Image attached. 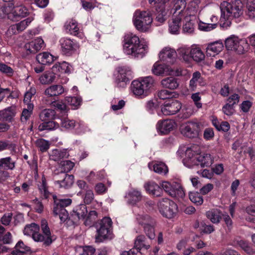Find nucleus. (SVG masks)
I'll use <instances>...</instances> for the list:
<instances>
[{
    "instance_id": "f257e3e1",
    "label": "nucleus",
    "mask_w": 255,
    "mask_h": 255,
    "mask_svg": "<svg viewBox=\"0 0 255 255\" xmlns=\"http://www.w3.org/2000/svg\"><path fill=\"white\" fill-rule=\"evenodd\" d=\"M147 45L142 42L136 35L128 33L124 36L123 50L125 53L134 58H142L147 51Z\"/></svg>"
},
{
    "instance_id": "f03ea898",
    "label": "nucleus",
    "mask_w": 255,
    "mask_h": 255,
    "mask_svg": "<svg viewBox=\"0 0 255 255\" xmlns=\"http://www.w3.org/2000/svg\"><path fill=\"white\" fill-rule=\"evenodd\" d=\"M242 4L239 0L232 3L224 1L221 6L220 20L228 21L232 18L239 17L242 14Z\"/></svg>"
},
{
    "instance_id": "7ed1b4c3",
    "label": "nucleus",
    "mask_w": 255,
    "mask_h": 255,
    "mask_svg": "<svg viewBox=\"0 0 255 255\" xmlns=\"http://www.w3.org/2000/svg\"><path fill=\"white\" fill-rule=\"evenodd\" d=\"M132 21L138 31L145 32L149 29L153 19L149 10L137 9L134 12Z\"/></svg>"
},
{
    "instance_id": "20e7f679",
    "label": "nucleus",
    "mask_w": 255,
    "mask_h": 255,
    "mask_svg": "<svg viewBox=\"0 0 255 255\" xmlns=\"http://www.w3.org/2000/svg\"><path fill=\"white\" fill-rule=\"evenodd\" d=\"M154 80L151 77H146L141 81L134 80L131 83V89L136 96L146 95L148 90L153 86Z\"/></svg>"
},
{
    "instance_id": "39448f33",
    "label": "nucleus",
    "mask_w": 255,
    "mask_h": 255,
    "mask_svg": "<svg viewBox=\"0 0 255 255\" xmlns=\"http://www.w3.org/2000/svg\"><path fill=\"white\" fill-rule=\"evenodd\" d=\"M159 210L163 216L171 219L173 218L177 212V205L168 198L162 199L158 203Z\"/></svg>"
},
{
    "instance_id": "423d86ee",
    "label": "nucleus",
    "mask_w": 255,
    "mask_h": 255,
    "mask_svg": "<svg viewBox=\"0 0 255 255\" xmlns=\"http://www.w3.org/2000/svg\"><path fill=\"white\" fill-rule=\"evenodd\" d=\"M225 46L228 50L234 51L239 54H243L248 47V43L245 40L240 39L234 35L226 39Z\"/></svg>"
},
{
    "instance_id": "0eeeda50",
    "label": "nucleus",
    "mask_w": 255,
    "mask_h": 255,
    "mask_svg": "<svg viewBox=\"0 0 255 255\" xmlns=\"http://www.w3.org/2000/svg\"><path fill=\"white\" fill-rule=\"evenodd\" d=\"M202 128V126L200 124L189 122L181 125L180 131L184 136L190 138H195L199 136Z\"/></svg>"
},
{
    "instance_id": "6e6552de",
    "label": "nucleus",
    "mask_w": 255,
    "mask_h": 255,
    "mask_svg": "<svg viewBox=\"0 0 255 255\" xmlns=\"http://www.w3.org/2000/svg\"><path fill=\"white\" fill-rule=\"evenodd\" d=\"M41 229L42 234L39 232V234L35 235L34 241L42 243L45 247L48 246L51 244L53 240L47 222L45 219H42L41 221Z\"/></svg>"
},
{
    "instance_id": "1a4fd4ad",
    "label": "nucleus",
    "mask_w": 255,
    "mask_h": 255,
    "mask_svg": "<svg viewBox=\"0 0 255 255\" xmlns=\"http://www.w3.org/2000/svg\"><path fill=\"white\" fill-rule=\"evenodd\" d=\"M161 186L169 195L173 197L183 198L185 196V192L181 185L176 182L163 181Z\"/></svg>"
},
{
    "instance_id": "9d476101",
    "label": "nucleus",
    "mask_w": 255,
    "mask_h": 255,
    "mask_svg": "<svg viewBox=\"0 0 255 255\" xmlns=\"http://www.w3.org/2000/svg\"><path fill=\"white\" fill-rule=\"evenodd\" d=\"M100 228L97 230V242H102L108 237L112 225V221L109 217H104L100 223Z\"/></svg>"
},
{
    "instance_id": "9b49d317",
    "label": "nucleus",
    "mask_w": 255,
    "mask_h": 255,
    "mask_svg": "<svg viewBox=\"0 0 255 255\" xmlns=\"http://www.w3.org/2000/svg\"><path fill=\"white\" fill-rule=\"evenodd\" d=\"M118 75L116 79V82L119 87H124L129 81V77L131 74V69L128 66H121L117 69Z\"/></svg>"
},
{
    "instance_id": "f8f14e48",
    "label": "nucleus",
    "mask_w": 255,
    "mask_h": 255,
    "mask_svg": "<svg viewBox=\"0 0 255 255\" xmlns=\"http://www.w3.org/2000/svg\"><path fill=\"white\" fill-rule=\"evenodd\" d=\"M54 184L59 188H68L74 183V177L72 175H69L65 173H60L56 177Z\"/></svg>"
},
{
    "instance_id": "ddd939ff",
    "label": "nucleus",
    "mask_w": 255,
    "mask_h": 255,
    "mask_svg": "<svg viewBox=\"0 0 255 255\" xmlns=\"http://www.w3.org/2000/svg\"><path fill=\"white\" fill-rule=\"evenodd\" d=\"M181 108V104L177 100H171L161 107V112L165 116L176 114Z\"/></svg>"
},
{
    "instance_id": "4468645a",
    "label": "nucleus",
    "mask_w": 255,
    "mask_h": 255,
    "mask_svg": "<svg viewBox=\"0 0 255 255\" xmlns=\"http://www.w3.org/2000/svg\"><path fill=\"white\" fill-rule=\"evenodd\" d=\"M175 122L171 120L159 121L156 125L157 130L162 134H166L175 127Z\"/></svg>"
},
{
    "instance_id": "2eb2a0df",
    "label": "nucleus",
    "mask_w": 255,
    "mask_h": 255,
    "mask_svg": "<svg viewBox=\"0 0 255 255\" xmlns=\"http://www.w3.org/2000/svg\"><path fill=\"white\" fill-rule=\"evenodd\" d=\"M173 6L171 11H173V14L176 13L179 16L184 17L189 14V12L187 9L186 2L185 0H174Z\"/></svg>"
},
{
    "instance_id": "dca6fc26",
    "label": "nucleus",
    "mask_w": 255,
    "mask_h": 255,
    "mask_svg": "<svg viewBox=\"0 0 255 255\" xmlns=\"http://www.w3.org/2000/svg\"><path fill=\"white\" fill-rule=\"evenodd\" d=\"M152 72L155 75L164 76L171 75L173 71L170 67L166 64L156 62L152 66Z\"/></svg>"
},
{
    "instance_id": "f3484780",
    "label": "nucleus",
    "mask_w": 255,
    "mask_h": 255,
    "mask_svg": "<svg viewBox=\"0 0 255 255\" xmlns=\"http://www.w3.org/2000/svg\"><path fill=\"white\" fill-rule=\"evenodd\" d=\"M223 44L220 41L208 43L206 48L207 56L214 57L219 54L223 50Z\"/></svg>"
},
{
    "instance_id": "a211bd4d",
    "label": "nucleus",
    "mask_w": 255,
    "mask_h": 255,
    "mask_svg": "<svg viewBox=\"0 0 255 255\" xmlns=\"http://www.w3.org/2000/svg\"><path fill=\"white\" fill-rule=\"evenodd\" d=\"M64 29L67 33L75 35L80 36L81 31L80 27L77 21L73 19H70L65 23Z\"/></svg>"
},
{
    "instance_id": "6ab92c4d",
    "label": "nucleus",
    "mask_w": 255,
    "mask_h": 255,
    "mask_svg": "<svg viewBox=\"0 0 255 255\" xmlns=\"http://www.w3.org/2000/svg\"><path fill=\"white\" fill-rule=\"evenodd\" d=\"M218 17L215 15H212L210 20H207V22L199 21L198 24L199 29L203 31L209 32L217 26Z\"/></svg>"
},
{
    "instance_id": "aec40b11",
    "label": "nucleus",
    "mask_w": 255,
    "mask_h": 255,
    "mask_svg": "<svg viewBox=\"0 0 255 255\" xmlns=\"http://www.w3.org/2000/svg\"><path fill=\"white\" fill-rule=\"evenodd\" d=\"M176 55V52L173 49L166 47L160 51L159 56L161 60L173 63Z\"/></svg>"
},
{
    "instance_id": "412c9836",
    "label": "nucleus",
    "mask_w": 255,
    "mask_h": 255,
    "mask_svg": "<svg viewBox=\"0 0 255 255\" xmlns=\"http://www.w3.org/2000/svg\"><path fill=\"white\" fill-rule=\"evenodd\" d=\"M62 52L64 54H71L75 50V43L71 39L63 37L60 40Z\"/></svg>"
},
{
    "instance_id": "4be33fe9",
    "label": "nucleus",
    "mask_w": 255,
    "mask_h": 255,
    "mask_svg": "<svg viewBox=\"0 0 255 255\" xmlns=\"http://www.w3.org/2000/svg\"><path fill=\"white\" fill-rule=\"evenodd\" d=\"M206 84L201 73L199 71H196L193 73L192 77L190 81L189 87L192 91H195L198 85L200 86H204Z\"/></svg>"
},
{
    "instance_id": "5701e85b",
    "label": "nucleus",
    "mask_w": 255,
    "mask_h": 255,
    "mask_svg": "<svg viewBox=\"0 0 255 255\" xmlns=\"http://www.w3.org/2000/svg\"><path fill=\"white\" fill-rule=\"evenodd\" d=\"M144 187L149 194L156 197L161 196L162 192V189L160 186L153 181L145 183Z\"/></svg>"
},
{
    "instance_id": "b1692460",
    "label": "nucleus",
    "mask_w": 255,
    "mask_h": 255,
    "mask_svg": "<svg viewBox=\"0 0 255 255\" xmlns=\"http://www.w3.org/2000/svg\"><path fill=\"white\" fill-rule=\"evenodd\" d=\"M15 108L9 107L0 111V120L10 122L15 115Z\"/></svg>"
},
{
    "instance_id": "393cba45",
    "label": "nucleus",
    "mask_w": 255,
    "mask_h": 255,
    "mask_svg": "<svg viewBox=\"0 0 255 255\" xmlns=\"http://www.w3.org/2000/svg\"><path fill=\"white\" fill-rule=\"evenodd\" d=\"M196 160L197 162L195 165H200L202 167L210 166L213 163L211 155L208 153L199 154Z\"/></svg>"
},
{
    "instance_id": "a878e982",
    "label": "nucleus",
    "mask_w": 255,
    "mask_h": 255,
    "mask_svg": "<svg viewBox=\"0 0 255 255\" xmlns=\"http://www.w3.org/2000/svg\"><path fill=\"white\" fill-rule=\"evenodd\" d=\"M207 218L213 224H219L222 219L221 212L217 209H212L206 213Z\"/></svg>"
},
{
    "instance_id": "bb28decb",
    "label": "nucleus",
    "mask_w": 255,
    "mask_h": 255,
    "mask_svg": "<svg viewBox=\"0 0 255 255\" xmlns=\"http://www.w3.org/2000/svg\"><path fill=\"white\" fill-rule=\"evenodd\" d=\"M192 148H188L185 151V157L184 161L189 165H195L197 162L196 159L198 155Z\"/></svg>"
},
{
    "instance_id": "cd10ccee",
    "label": "nucleus",
    "mask_w": 255,
    "mask_h": 255,
    "mask_svg": "<svg viewBox=\"0 0 255 255\" xmlns=\"http://www.w3.org/2000/svg\"><path fill=\"white\" fill-rule=\"evenodd\" d=\"M53 214L55 217H58L61 222L66 221L68 217V213L65 208H63L61 206L54 203Z\"/></svg>"
},
{
    "instance_id": "c85d7f7f",
    "label": "nucleus",
    "mask_w": 255,
    "mask_h": 255,
    "mask_svg": "<svg viewBox=\"0 0 255 255\" xmlns=\"http://www.w3.org/2000/svg\"><path fill=\"white\" fill-rule=\"evenodd\" d=\"M161 84L165 88L174 90L178 87L179 82L178 79L173 77H169L162 80Z\"/></svg>"
},
{
    "instance_id": "c756f323",
    "label": "nucleus",
    "mask_w": 255,
    "mask_h": 255,
    "mask_svg": "<svg viewBox=\"0 0 255 255\" xmlns=\"http://www.w3.org/2000/svg\"><path fill=\"white\" fill-rule=\"evenodd\" d=\"M55 79V74L49 70L44 72L39 76V81L42 85H49L54 82Z\"/></svg>"
},
{
    "instance_id": "7c9ffc66",
    "label": "nucleus",
    "mask_w": 255,
    "mask_h": 255,
    "mask_svg": "<svg viewBox=\"0 0 255 255\" xmlns=\"http://www.w3.org/2000/svg\"><path fill=\"white\" fill-rule=\"evenodd\" d=\"M64 88L61 85L50 86L45 90V94L48 97L58 96L64 92Z\"/></svg>"
},
{
    "instance_id": "2f4dec72",
    "label": "nucleus",
    "mask_w": 255,
    "mask_h": 255,
    "mask_svg": "<svg viewBox=\"0 0 255 255\" xmlns=\"http://www.w3.org/2000/svg\"><path fill=\"white\" fill-rule=\"evenodd\" d=\"M183 19V17H180L176 15V13L173 14L172 21L169 22V29L170 33L173 34L177 33L180 26V21Z\"/></svg>"
},
{
    "instance_id": "473e14b6",
    "label": "nucleus",
    "mask_w": 255,
    "mask_h": 255,
    "mask_svg": "<svg viewBox=\"0 0 255 255\" xmlns=\"http://www.w3.org/2000/svg\"><path fill=\"white\" fill-rule=\"evenodd\" d=\"M127 197L128 202L134 205L141 200L142 195L139 191L135 189H131L128 193Z\"/></svg>"
},
{
    "instance_id": "72a5a7b5",
    "label": "nucleus",
    "mask_w": 255,
    "mask_h": 255,
    "mask_svg": "<svg viewBox=\"0 0 255 255\" xmlns=\"http://www.w3.org/2000/svg\"><path fill=\"white\" fill-rule=\"evenodd\" d=\"M136 220L138 224L141 225L142 227L153 223L155 221V220L147 214H138L136 215Z\"/></svg>"
},
{
    "instance_id": "f704fd0d",
    "label": "nucleus",
    "mask_w": 255,
    "mask_h": 255,
    "mask_svg": "<svg viewBox=\"0 0 255 255\" xmlns=\"http://www.w3.org/2000/svg\"><path fill=\"white\" fill-rule=\"evenodd\" d=\"M56 117L55 110L51 109H45L39 113V118L43 122L54 120Z\"/></svg>"
},
{
    "instance_id": "c9c22d12",
    "label": "nucleus",
    "mask_w": 255,
    "mask_h": 255,
    "mask_svg": "<svg viewBox=\"0 0 255 255\" xmlns=\"http://www.w3.org/2000/svg\"><path fill=\"white\" fill-rule=\"evenodd\" d=\"M183 19L185 21V23L183 24V32L189 34L192 33L195 30V24L191 19L190 14L184 16Z\"/></svg>"
},
{
    "instance_id": "e433bc0d",
    "label": "nucleus",
    "mask_w": 255,
    "mask_h": 255,
    "mask_svg": "<svg viewBox=\"0 0 255 255\" xmlns=\"http://www.w3.org/2000/svg\"><path fill=\"white\" fill-rule=\"evenodd\" d=\"M36 60L42 65H47L53 62V56L48 52H43L38 54Z\"/></svg>"
},
{
    "instance_id": "4c0bfd02",
    "label": "nucleus",
    "mask_w": 255,
    "mask_h": 255,
    "mask_svg": "<svg viewBox=\"0 0 255 255\" xmlns=\"http://www.w3.org/2000/svg\"><path fill=\"white\" fill-rule=\"evenodd\" d=\"M156 11V20L161 23L164 22L167 17V11L165 9L164 5H157Z\"/></svg>"
},
{
    "instance_id": "58836bf2",
    "label": "nucleus",
    "mask_w": 255,
    "mask_h": 255,
    "mask_svg": "<svg viewBox=\"0 0 255 255\" xmlns=\"http://www.w3.org/2000/svg\"><path fill=\"white\" fill-rule=\"evenodd\" d=\"M39 227L38 225L35 223H31L29 225H27L23 230V233L24 235L31 236L32 238L34 241V236L36 234H39Z\"/></svg>"
},
{
    "instance_id": "ea45409f",
    "label": "nucleus",
    "mask_w": 255,
    "mask_h": 255,
    "mask_svg": "<svg viewBox=\"0 0 255 255\" xmlns=\"http://www.w3.org/2000/svg\"><path fill=\"white\" fill-rule=\"evenodd\" d=\"M191 57L196 62H200L205 59V55L199 47H192Z\"/></svg>"
},
{
    "instance_id": "a19ab883",
    "label": "nucleus",
    "mask_w": 255,
    "mask_h": 255,
    "mask_svg": "<svg viewBox=\"0 0 255 255\" xmlns=\"http://www.w3.org/2000/svg\"><path fill=\"white\" fill-rule=\"evenodd\" d=\"M246 11L248 18L255 22V0H248Z\"/></svg>"
},
{
    "instance_id": "79ce46f5",
    "label": "nucleus",
    "mask_w": 255,
    "mask_h": 255,
    "mask_svg": "<svg viewBox=\"0 0 255 255\" xmlns=\"http://www.w3.org/2000/svg\"><path fill=\"white\" fill-rule=\"evenodd\" d=\"M156 225V221L149 225L143 227L144 233L146 236L150 240H153L155 237V227Z\"/></svg>"
},
{
    "instance_id": "37998d69",
    "label": "nucleus",
    "mask_w": 255,
    "mask_h": 255,
    "mask_svg": "<svg viewBox=\"0 0 255 255\" xmlns=\"http://www.w3.org/2000/svg\"><path fill=\"white\" fill-rule=\"evenodd\" d=\"M38 186L42 197L45 199L48 198L49 197L50 192L48 190L46 180L44 175L42 176L41 182L39 183Z\"/></svg>"
},
{
    "instance_id": "c03bdc74",
    "label": "nucleus",
    "mask_w": 255,
    "mask_h": 255,
    "mask_svg": "<svg viewBox=\"0 0 255 255\" xmlns=\"http://www.w3.org/2000/svg\"><path fill=\"white\" fill-rule=\"evenodd\" d=\"M191 48L183 47L177 50V54L179 58L186 62L189 60L191 58Z\"/></svg>"
},
{
    "instance_id": "a18cd8bd",
    "label": "nucleus",
    "mask_w": 255,
    "mask_h": 255,
    "mask_svg": "<svg viewBox=\"0 0 255 255\" xmlns=\"http://www.w3.org/2000/svg\"><path fill=\"white\" fill-rule=\"evenodd\" d=\"M59 127V124L54 121H49L43 122L38 126L40 131L44 130H53Z\"/></svg>"
},
{
    "instance_id": "49530a36",
    "label": "nucleus",
    "mask_w": 255,
    "mask_h": 255,
    "mask_svg": "<svg viewBox=\"0 0 255 255\" xmlns=\"http://www.w3.org/2000/svg\"><path fill=\"white\" fill-rule=\"evenodd\" d=\"M134 246L140 250L142 248L147 250L150 248V245L146 243V238L143 235L137 237L134 242Z\"/></svg>"
},
{
    "instance_id": "de8ad7c7",
    "label": "nucleus",
    "mask_w": 255,
    "mask_h": 255,
    "mask_svg": "<svg viewBox=\"0 0 255 255\" xmlns=\"http://www.w3.org/2000/svg\"><path fill=\"white\" fill-rule=\"evenodd\" d=\"M65 101L67 103L71 106L72 109H77L80 106L82 99L77 97H67L65 98Z\"/></svg>"
},
{
    "instance_id": "09e8293b",
    "label": "nucleus",
    "mask_w": 255,
    "mask_h": 255,
    "mask_svg": "<svg viewBox=\"0 0 255 255\" xmlns=\"http://www.w3.org/2000/svg\"><path fill=\"white\" fill-rule=\"evenodd\" d=\"M153 170L158 174H166L168 172L166 165L162 162H157L153 165Z\"/></svg>"
},
{
    "instance_id": "8fccbe9b",
    "label": "nucleus",
    "mask_w": 255,
    "mask_h": 255,
    "mask_svg": "<svg viewBox=\"0 0 255 255\" xmlns=\"http://www.w3.org/2000/svg\"><path fill=\"white\" fill-rule=\"evenodd\" d=\"M61 121V127L66 129H72L75 127V121L67 118L66 116L62 117Z\"/></svg>"
},
{
    "instance_id": "3c124183",
    "label": "nucleus",
    "mask_w": 255,
    "mask_h": 255,
    "mask_svg": "<svg viewBox=\"0 0 255 255\" xmlns=\"http://www.w3.org/2000/svg\"><path fill=\"white\" fill-rule=\"evenodd\" d=\"M73 211L80 219H85L87 213V207L85 205L80 204L77 206Z\"/></svg>"
},
{
    "instance_id": "603ef678",
    "label": "nucleus",
    "mask_w": 255,
    "mask_h": 255,
    "mask_svg": "<svg viewBox=\"0 0 255 255\" xmlns=\"http://www.w3.org/2000/svg\"><path fill=\"white\" fill-rule=\"evenodd\" d=\"M53 104V106L55 107L57 110L59 111L62 114V117L67 116L69 109L65 103L62 102H54Z\"/></svg>"
},
{
    "instance_id": "864d4df0",
    "label": "nucleus",
    "mask_w": 255,
    "mask_h": 255,
    "mask_svg": "<svg viewBox=\"0 0 255 255\" xmlns=\"http://www.w3.org/2000/svg\"><path fill=\"white\" fill-rule=\"evenodd\" d=\"M68 155L65 150L60 151L57 149L53 150L50 155V159L54 161H59L64 157H67Z\"/></svg>"
},
{
    "instance_id": "5fc2aeb1",
    "label": "nucleus",
    "mask_w": 255,
    "mask_h": 255,
    "mask_svg": "<svg viewBox=\"0 0 255 255\" xmlns=\"http://www.w3.org/2000/svg\"><path fill=\"white\" fill-rule=\"evenodd\" d=\"M33 107L32 104H28L27 106V108L23 109L21 116V120L22 122H25L29 118L32 114Z\"/></svg>"
},
{
    "instance_id": "6e6d98bb",
    "label": "nucleus",
    "mask_w": 255,
    "mask_h": 255,
    "mask_svg": "<svg viewBox=\"0 0 255 255\" xmlns=\"http://www.w3.org/2000/svg\"><path fill=\"white\" fill-rule=\"evenodd\" d=\"M14 166V162L11 160L9 157L0 159V168L4 167L8 169H13Z\"/></svg>"
},
{
    "instance_id": "4d7b16f0",
    "label": "nucleus",
    "mask_w": 255,
    "mask_h": 255,
    "mask_svg": "<svg viewBox=\"0 0 255 255\" xmlns=\"http://www.w3.org/2000/svg\"><path fill=\"white\" fill-rule=\"evenodd\" d=\"M189 197L191 201L197 205H200L203 202V199L198 192H190Z\"/></svg>"
},
{
    "instance_id": "13d9d810",
    "label": "nucleus",
    "mask_w": 255,
    "mask_h": 255,
    "mask_svg": "<svg viewBox=\"0 0 255 255\" xmlns=\"http://www.w3.org/2000/svg\"><path fill=\"white\" fill-rule=\"evenodd\" d=\"M61 168V173H67L72 169L74 166V163L70 160H63L60 162Z\"/></svg>"
},
{
    "instance_id": "bf43d9fd",
    "label": "nucleus",
    "mask_w": 255,
    "mask_h": 255,
    "mask_svg": "<svg viewBox=\"0 0 255 255\" xmlns=\"http://www.w3.org/2000/svg\"><path fill=\"white\" fill-rule=\"evenodd\" d=\"M54 203L61 206L63 208L69 206L72 203V200L69 198L57 199L56 196H53Z\"/></svg>"
},
{
    "instance_id": "052dcab7",
    "label": "nucleus",
    "mask_w": 255,
    "mask_h": 255,
    "mask_svg": "<svg viewBox=\"0 0 255 255\" xmlns=\"http://www.w3.org/2000/svg\"><path fill=\"white\" fill-rule=\"evenodd\" d=\"M98 218V213L95 211H91L86 218L84 224L86 226H91Z\"/></svg>"
},
{
    "instance_id": "680f3d73",
    "label": "nucleus",
    "mask_w": 255,
    "mask_h": 255,
    "mask_svg": "<svg viewBox=\"0 0 255 255\" xmlns=\"http://www.w3.org/2000/svg\"><path fill=\"white\" fill-rule=\"evenodd\" d=\"M35 143L39 150L42 152H45L49 148L50 144L49 142L42 138L37 139Z\"/></svg>"
},
{
    "instance_id": "e2e57ef3",
    "label": "nucleus",
    "mask_w": 255,
    "mask_h": 255,
    "mask_svg": "<svg viewBox=\"0 0 255 255\" xmlns=\"http://www.w3.org/2000/svg\"><path fill=\"white\" fill-rule=\"evenodd\" d=\"M27 9L24 6L20 5L14 7L13 13L18 16H25L27 13Z\"/></svg>"
},
{
    "instance_id": "0e129e2a",
    "label": "nucleus",
    "mask_w": 255,
    "mask_h": 255,
    "mask_svg": "<svg viewBox=\"0 0 255 255\" xmlns=\"http://www.w3.org/2000/svg\"><path fill=\"white\" fill-rule=\"evenodd\" d=\"M30 43L36 53L44 46V41L41 38H37L31 41Z\"/></svg>"
},
{
    "instance_id": "69168bd1",
    "label": "nucleus",
    "mask_w": 255,
    "mask_h": 255,
    "mask_svg": "<svg viewBox=\"0 0 255 255\" xmlns=\"http://www.w3.org/2000/svg\"><path fill=\"white\" fill-rule=\"evenodd\" d=\"M94 199V194L93 191L91 189L87 190L83 198L85 204H89L92 203Z\"/></svg>"
},
{
    "instance_id": "338daca9",
    "label": "nucleus",
    "mask_w": 255,
    "mask_h": 255,
    "mask_svg": "<svg viewBox=\"0 0 255 255\" xmlns=\"http://www.w3.org/2000/svg\"><path fill=\"white\" fill-rule=\"evenodd\" d=\"M81 220L79 216H78L74 211L73 210L72 213L70 216L68 215L67 224L69 226H74L77 224L79 220Z\"/></svg>"
},
{
    "instance_id": "774afa93",
    "label": "nucleus",
    "mask_w": 255,
    "mask_h": 255,
    "mask_svg": "<svg viewBox=\"0 0 255 255\" xmlns=\"http://www.w3.org/2000/svg\"><path fill=\"white\" fill-rule=\"evenodd\" d=\"M36 93V90L34 88L31 87L30 89L26 92L24 95L23 102L26 103L27 106L30 103L32 97Z\"/></svg>"
}]
</instances>
